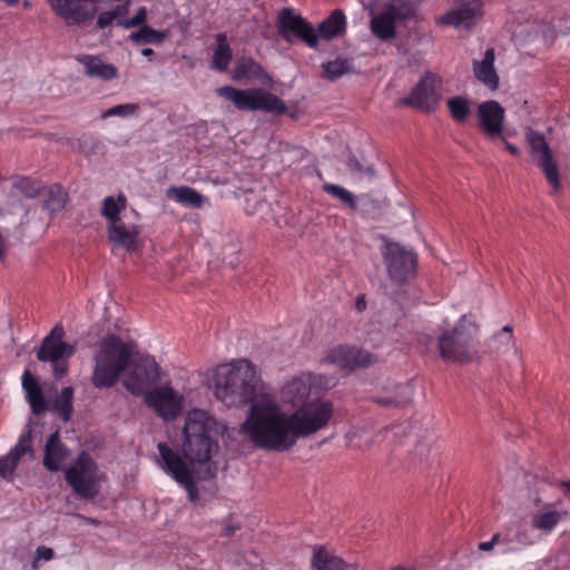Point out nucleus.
<instances>
[{"instance_id": "6e6552de", "label": "nucleus", "mask_w": 570, "mask_h": 570, "mask_svg": "<svg viewBox=\"0 0 570 570\" xmlns=\"http://www.w3.org/2000/svg\"><path fill=\"white\" fill-rule=\"evenodd\" d=\"M63 327L53 326L37 351L38 361L50 364L55 379H61L68 373L69 360L76 352V345L63 341Z\"/></svg>"}, {"instance_id": "e433bc0d", "label": "nucleus", "mask_w": 570, "mask_h": 570, "mask_svg": "<svg viewBox=\"0 0 570 570\" xmlns=\"http://www.w3.org/2000/svg\"><path fill=\"white\" fill-rule=\"evenodd\" d=\"M73 389L70 386L63 387L55 401V409L58 414L66 422L68 421L73 411Z\"/></svg>"}, {"instance_id": "79ce46f5", "label": "nucleus", "mask_w": 570, "mask_h": 570, "mask_svg": "<svg viewBox=\"0 0 570 570\" xmlns=\"http://www.w3.org/2000/svg\"><path fill=\"white\" fill-rule=\"evenodd\" d=\"M139 106L137 104H121L116 105L101 114L102 119H107L109 117H130L138 112Z\"/></svg>"}, {"instance_id": "864d4df0", "label": "nucleus", "mask_w": 570, "mask_h": 570, "mask_svg": "<svg viewBox=\"0 0 570 570\" xmlns=\"http://www.w3.org/2000/svg\"><path fill=\"white\" fill-rule=\"evenodd\" d=\"M141 55L150 58L154 55V50L151 48H144L141 49Z\"/></svg>"}, {"instance_id": "a19ab883", "label": "nucleus", "mask_w": 570, "mask_h": 570, "mask_svg": "<svg viewBox=\"0 0 570 570\" xmlns=\"http://www.w3.org/2000/svg\"><path fill=\"white\" fill-rule=\"evenodd\" d=\"M395 395L381 399L384 404L403 405L413 396V387L410 383H402L395 386Z\"/></svg>"}, {"instance_id": "37998d69", "label": "nucleus", "mask_w": 570, "mask_h": 570, "mask_svg": "<svg viewBox=\"0 0 570 570\" xmlns=\"http://www.w3.org/2000/svg\"><path fill=\"white\" fill-rule=\"evenodd\" d=\"M509 543H510V538L508 535H501L499 533H495L491 538V540L485 541V542H480L479 550L490 551L497 546V547H499L500 553H508L511 551V549L509 548Z\"/></svg>"}, {"instance_id": "f257e3e1", "label": "nucleus", "mask_w": 570, "mask_h": 570, "mask_svg": "<svg viewBox=\"0 0 570 570\" xmlns=\"http://www.w3.org/2000/svg\"><path fill=\"white\" fill-rule=\"evenodd\" d=\"M323 376L302 372L288 377L278 390L279 401L267 391L248 406L240 424L243 436L254 446L276 452L292 451L299 439L325 429L333 417V404L309 400Z\"/></svg>"}, {"instance_id": "20e7f679", "label": "nucleus", "mask_w": 570, "mask_h": 570, "mask_svg": "<svg viewBox=\"0 0 570 570\" xmlns=\"http://www.w3.org/2000/svg\"><path fill=\"white\" fill-rule=\"evenodd\" d=\"M134 346L116 335H107L95 345L91 383L97 389L114 386L129 368Z\"/></svg>"}, {"instance_id": "ea45409f", "label": "nucleus", "mask_w": 570, "mask_h": 570, "mask_svg": "<svg viewBox=\"0 0 570 570\" xmlns=\"http://www.w3.org/2000/svg\"><path fill=\"white\" fill-rule=\"evenodd\" d=\"M167 37L166 32L151 29L147 26L139 27L129 38L137 43H159Z\"/></svg>"}, {"instance_id": "aec40b11", "label": "nucleus", "mask_w": 570, "mask_h": 570, "mask_svg": "<svg viewBox=\"0 0 570 570\" xmlns=\"http://www.w3.org/2000/svg\"><path fill=\"white\" fill-rule=\"evenodd\" d=\"M55 12L68 23H81L97 13V0H48Z\"/></svg>"}, {"instance_id": "c85d7f7f", "label": "nucleus", "mask_w": 570, "mask_h": 570, "mask_svg": "<svg viewBox=\"0 0 570 570\" xmlns=\"http://www.w3.org/2000/svg\"><path fill=\"white\" fill-rule=\"evenodd\" d=\"M126 206L127 200L124 195L106 197L102 202L101 214L107 219V224L129 217L125 213Z\"/></svg>"}, {"instance_id": "680f3d73", "label": "nucleus", "mask_w": 570, "mask_h": 570, "mask_svg": "<svg viewBox=\"0 0 570 570\" xmlns=\"http://www.w3.org/2000/svg\"><path fill=\"white\" fill-rule=\"evenodd\" d=\"M367 171H368L372 176L374 175V173H373L372 168H368V169H367Z\"/></svg>"}, {"instance_id": "603ef678", "label": "nucleus", "mask_w": 570, "mask_h": 570, "mask_svg": "<svg viewBox=\"0 0 570 570\" xmlns=\"http://www.w3.org/2000/svg\"><path fill=\"white\" fill-rule=\"evenodd\" d=\"M235 530H236V528H235V527H229V525H228V527H225V528L223 529V534H224L225 537H229V535H232V534L235 532Z\"/></svg>"}, {"instance_id": "bf43d9fd", "label": "nucleus", "mask_w": 570, "mask_h": 570, "mask_svg": "<svg viewBox=\"0 0 570 570\" xmlns=\"http://www.w3.org/2000/svg\"><path fill=\"white\" fill-rule=\"evenodd\" d=\"M82 519H85L86 521H88L89 523H92V524H96L97 521L95 519H89V518H85V517H81Z\"/></svg>"}, {"instance_id": "f704fd0d", "label": "nucleus", "mask_w": 570, "mask_h": 570, "mask_svg": "<svg viewBox=\"0 0 570 570\" xmlns=\"http://www.w3.org/2000/svg\"><path fill=\"white\" fill-rule=\"evenodd\" d=\"M566 515V511H546L532 518V525L543 532H551Z\"/></svg>"}, {"instance_id": "1a4fd4ad", "label": "nucleus", "mask_w": 570, "mask_h": 570, "mask_svg": "<svg viewBox=\"0 0 570 570\" xmlns=\"http://www.w3.org/2000/svg\"><path fill=\"white\" fill-rule=\"evenodd\" d=\"M370 29L381 41H391L396 37L397 23L412 19L415 7L410 0H389L380 12L371 10Z\"/></svg>"}, {"instance_id": "3c124183", "label": "nucleus", "mask_w": 570, "mask_h": 570, "mask_svg": "<svg viewBox=\"0 0 570 570\" xmlns=\"http://www.w3.org/2000/svg\"><path fill=\"white\" fill-rule=\"evenodd\" d=\"M500 140L504 144L505 148H507V149H508L512 155H514V156L519 155V151H520V150H519V148H518L515 145H513V144L509 142V141L505 139V137H504V136H503V139H500Z\"/></svg>"}, {"instance_id": "7c9ffc66", "label": "nucleus", "mask_w": 570, "mask_h": 570, "mask_svg": "<svg viewBox=\"0 0 570 570\" xmlns=\"http://www.w3.org/2000/svg\"><path fill=\"white\" fill-rule=\"evenodd\" d=\"M232 59V49L224 33L216 35V48L212 66L218 71H226Z\"/></svg>"}, {"instance_id": "bb28decb", "label": "nucleus", "mask_w": 570, "mask_h": 570, "mask_svg": "<svg viewBox=\"0 0 570 570\" xmlns=\"http://www.w3.org/2000/svg\"><path fill=\"white\" fill-rule=\"evenodd\" d=\"M22 387L26 391L27 400L32 409V412L38 414L45 411L46 402L41 387L29 371H26L22 375Z\"/></svg>"}, {"instance_id": "c03bdc74", "label": "nucleus", "mask_w": 570, "mask_h": 570, "mask_svg": "<svg viewBox=\"0 0 570 570\" xmlns=\"http://www.w3.org/2000/svg\"><path fill=\"white\" fill-rule=\"evenodd\" d=\"M147 22V9L140 7L132 18L124 16V19L119 21V27L124 29L139 28L146 26Z\"/></svg>"}, {"instance_id": "ddd939ff", "label": "nucleus", "mask_w": 570, "mask_h": 570, "mask_svg": "<svg viewBox=\"0 0 570 570\" xmlns=\"http://www.w3.org/2000/svg\"><path fill=\"white\" fill-rule=\"evenodd\" d=\"M377 355L355 345H336L330 348L322 363L333 364L342 370L355 371L377 362Z\"/></svg>"}, {"instance_id": "72a5a7b5", "label": "nucleus", "mask_w": 570, "mask_h": 570, "mask_svg": "<svg viewBox=\"0 0 570 570\" xmlns=\"http://www.w3.org/2000/svg\"><path fill=\"white\" fill-rule=\"evenodd\" d=\"M352 71V65L347 59H335L322 65V78L335 81Z\"/></svg>"}, {"instance_id": "39448f33", "label": "nucleus", "mask_w": 570, "mask_h": 570, "mask_svg": "<svg viewBox=\"0 0 570 570\" xmlns=\"http://www.w3.org/2000/svg\"><path fill=\"white\" fill-rule=\"evenodd\" d=\"M479 327L465 315L452 331L439 337L440 356L448 362H470L478 356Z\"/></svg>"}, {"instance_id": "4d7b16f0", "label": "nucleus", "mask_w": 570, "mask_h": 570, "mask_svg": "<svg viewBox=\"0 0 570 570\" xmlns=\"http://www.w3.org/2000/svg\"><path fill=\"white\" fill-rule=\"evenodd\" d=\"M2 1L9 6H14L16 3H18V0H2Z\"/></svg>"}, {"instance_id": "4be33fe9", "label": "nucleus", "mask_w": 570, "mask_h": 570, "mask_svg": "<svg viewBox=\"0 0 570 570\" xmlns=\"http://www.w3.org/2000/svg\"><path fill=\"white\" fill-rule=\"evenodd\" d=\"M494 60V49L489 48L481 60H474L472 63L474 77L492 91L499 88L500 81Z\"/></svg>"}, {"instance_id": "f8f14e48", "label": "nucleus", "mask_w": 570, "mask_h": 570, "mask_svg": "<svg viewBox=\"0 0 570 570\" xmlns=\"http://www.w3.org/2000/svg\"><path fill=\"white\" fill-rule=\"evenodd\" d=\"M160 375L159 366L154 357L142 356L135 358L130 356L129 368L124 373V386L135 395L148 391Z\"/></svg>"}, {"instance_id": "2eb2a0df", "label": "nucleus", "mask_w": 570, "mask_h": 570, "mask_svg": "<svg viewBox=\"0 0 570 570\" xmlns=\"http://www.w3.org/2000/svg\"><path fill=\"white\" fill-rule=\"evenodd\" d=\"M146 404L165 421H171L178 416L184 406V395L175 391L170 385L155 386L145 395Z\"/></svg>"}, {"instance_id": "f03ea898", "label": "nucleus", "mask_w": 570, "mask_h": 570, "mask_svg": "<svg viewBox=\"0 0 570 570\" xmlns=\"http://www.w3.org/2000/svg\"><path fill=\"white\" fill-rule=\"evenodd\" d=\"M224 426L207 411L193 409L187 413L181 445L187 463L181 455L166 443H158L159 468L178 485L183 487L191 502L198 499L196 479H209L216 473L210 459L218 451L216 436Z\"/></svg>"}, {"instance_id": "dca6fc26", "label": "nucleus", "mask_w": 570, "mask_h": 570, "mask_svg": "<svg viewBox=\"0 0 570 570\" xmlns=\"http://www.w3.org/2000/svg\"><path fill=\"white\" fill-rule=\"evenodd\" d=\"M278 32L288 42L293 38L304 41L309 48L315 49L318 45L316 30L309 22L297 16L291 9H283L278 14Z\"/></svg>"}, {"instance_id": "052dcab7", "label": "nucleus", "mask_w": 570, "mask_h": 570, "mask_svg": "<svg viewBox=\"0 0 570 570\" xmlns=\"http://www.w3.org/2000/svg\"><path fill=\"white\" fill-rule=\"evenodd\" d=\"M23 7H24V8H29V7H30V3H29L28 1H24V2H23Z\"/></svg>"}, {"instance_id": "58836bf2", "label": "nucleus", "mask_w": 570, "mask_h": 570, "mask_svg": "<svg viewBox=\"0 0 570 570\" xmlns=\"http://www.w3.org/2000/svg\"><path fill=\"white\" fill-rule=\"evenodd\" d=\"M323 190L331 195L333 198L338 199L342 204L347 206L351 209H356L357 202L356 197L353 193L347 190L346 188L335 185V184H325L323 186Z\"/></svg>"}, {"instance_id": "a18cd8bd", "label": "nucleus", "mask_w": 570, "mask_h": 570, "mask_svg": "<svg viewBox=\"0 0 570 570\" xmlns=\"http://www.w3.org/2000/svg\"><path fill=\"white\" fill-rule=\"evenodd\" d=\"M55 557V552L51 548L49 547H45V546H40L36 549V556H35V559L32 561V568L36 570L38 569V563L39 561H50L52 560Z\"/></svg>"}, {"instance_id": "09e8293b", "label": "nucleus", "mask_w": 570, "mask_h": 570, "mask_svg": "<svg viewBox=\"0 0 570 570\" xmlns=\"http://www.w3.org/2000/svg\"><path fill=\"white\" fill-rule=\"evenodd\" d=\"M9 244L7 238L3 236L2 232L0 230V261H4L7 253H8Z\"/></svg>"}, {"instance_id": "cd10ccee", "label": "nucleus", "mask_w": 570, "mask_h": 570, "mask_svg": "<svg viewBox=\"0 0 570 570\" xmlns=\"http://www.w3.org/2000/svg\"><path fill=\"white\" fill-rule=\"evenodd\" d=\"M346 26L345 16L342 11L335 10L326 20H324L316 30L320 39H333L344 31Z\"/></svg>"}, {"instance_id": "2f4dec72", "label": "nucleus", "mask_w": 570, "mask_h": 570, "mask_svg": "<svg viewBox=\"0 0 570 570\" xmlns=\"http://www.w3.org/2000/svg\"><path fill=\"white\" fill-rule=\"evenodd\" d=\"M346 444L351 449L366 450L374 442V433L371 429L352 428L345 435Z\"/></svg>"}, {"instance_id": "c9c22d12", "label": "nucleus", "mask_w": 570, "mask_h": 570, "mask_svg": "<svg viewBox=\"0 0 570 570\" xmlns=\"http://www.w3.org/2000/svg\"><path fill=\"white\" fill-rule=\"evenodd\" d=\"M129 13V2H125L122 4H118L115 8L102 11L99 13L97 18V27L99 29H105L111 23H116L119 26V21L124 19V16H128Z\"/></svg>"}, {"instance_id": "423d86ee", "label": "nucleus", "mask_w": 570, "mask_h": 570, "mask_svg": "<svg viewBox=\"0 0 570 570\" xmlns=\"http://www.w3.org/2000/svg\"><path fill=\"white\" fill-rule=\"evenodd\" d=\"M216 92L243 111L262 110L274 115H282L286 111L285 102L263 88L237 89L232 86H224L217 88Z\"/></svg>"}, {"instance_id": "9d476101", "label": "nucleus", "mask_w": 570, "mask_h": 570, "mask_svg": "<svg viewBox=\"0 0 570 570\" xmlns=\"http://www.w3.org/2000/svg\"><path fill=\"white\" fill-rule=\"evenodd\" d=\"M442 96V78L432 71H425L411 94L401 100V105L413 107L424 112H432L439 107Z\"/></svg>"}, {"instance_id": "393cba45", "label": "nucleus", "mask_w": 570, "mask_h": 570, "mask_svg": "<svg viewBox=\"0 0 570 570\" xmlns=\"http://www.w3.org/2000/svg\"><path fill=\"white\" fill-rule=\"evenodd\" d=\"M68 455V449L62 444L59 439V433L56 431L47 440L45 446L43 465L49 470L57 472L61 469Z\"/></svg>"}, {"instance_id": "c756f323", "label": "nucleus", "mask_w": 570, "mask_h": 570, "mask_svg": "<svg viewBox=\"0 0 570 570\" xmlns=\"http://www.w3.org/2000/svg\"><path fill=\"white\" fill-rule=\"evenodd\" d=\"M167 195L173 197L177 203L191 208H200L205 200L200 193L188 186L170 187Z\"/></svg>"}, {"instance_id": "4c0bfd02", "label": "nucleus", "mask_w": 570, "mask_h": 570, "mask_svg": "<svg viewBox=\"0 0 570 570\" xmlns=\"http://www.w3.org/2000/svg\"><path fill=\"white\" fill-rule=\"evenodd\" d=\"M67 194L61 187L55 186L48 189L45 199L46 209L51 213H58L66 206Z\"/></svg>"}, {"instance_id": "13d9d810", "label": "nucleus", "mask_w": 570, "mask_h": 570, "mask_svg": "<svg viewBox=\"0 0 570 570\" xmlns=\"http://www.w3.org/2000/svg\"><path fill=\"white\" fill-rule=\"evenodd\" d=\"M567 491L570 492V481H567V482H562L561 484Z\"/></svg>"}, {"instance_id": "de8ad7c7", "label": "nucleus", "mask_w": 570, "mask_h": 570, "mask_svg": "<svg viewBox=\"0 0 570 570\" xmlns=\"http://www.w3.org/2000/svg\"><path fill=\"white\" fill-rule=\"evenodd\" d=\"M29 184H30L29 179L23 178V179H21V180L19 181V185H18V186H19L21 189L26 190V193H27V195H28L29 197H33V196H36V195H37V193H38V190H39V187H38V186H32L30 189H27V185H29Z\"/></svg>"}, {"instance_id": "6ab92c4d", "label": "nucleus", "mask_w": 570, "mask_h": 570, "mask_svg": "<svg viewBox=\"0 0 570 570\" xmlns=\"http://www.w3.org/2000/svg\"><path fill=\"white\" fill-rule=\"evenodd\" d=\"M482 13V2L480 0L458 1L450 11L439 17L436 22L456 29H470L481 18Z\"/></svg>"}, {"instance_id": "7ed1b4c3", "label": "nucleus", "mask_w": 570, "mask_h": 570, "mask_svg": "<svg viewBox=\"0 0 570 570\" xmlns=\"http://www.w3.org/2000/svg\"><path fill=\"white\" fill-rule=\"evenodd\" d=\"M214 395L229 407H239L267 393L256 366L245 358L218 365L213 377Z\"/></svg>"}, {"instance_id": "5fc2aeb1", "label": "nucleus", "mask_w": 570, "mask_h": 570, "mask_svg": "<svg viewBox=\"0 0 570 570\" xmlns=\"http://www.w3.org/2000/svg\"><path fill=\"white\" fill-rule=\"evenodd\" d=\"M365 301L363 298H358L357 302H356V308L357 311H363L365 309Z\"/></svg>"}, {"instance_id": "9b49d317", "label": "nucleus", "mask_w": 570, "mask_h": 570, "mask_svg": "<svg viewBox=\"0 0 570 570\" xmlns=\"http://www.w3.org/2000/svg\"><path fill=\"white\" fill-rule=\"evenodd\" d=\"M387 274L394 283L403 284L415 276L416 254L397 243L389 242L382 249Z\"/></svg>"}, {"instance_id": "a211bd4d", "label": "nucleus", "mask_w": 570, "mask_h": 570, "mask_svg": "<svg viewBox=\"0 0 570 570\" xmlns=\"http://www.w3.org/2000/svg\"><path fill=\"white\" fill-rule=\"evenodd\" d=\"M478 128L489 140L503 139L505 110L495 100L479 104L476 109Z\"/></svg>"}, {"instance_id": "473e14b6", "label": "nucleus", "mask_w": 570, "mask_h": 570, "mask_svg": "<svg viewBox=\"0 0 570 570\" xmlns=\"http://www.w3.org/2000/svg\"><path fill=\"white\" fill-rule=\"evenodd\" d=\"M451 118L458 122L463 124L466 121L471 114V104L465 96H453L446 100Z\"/></svg>"}, {"instance_id": "6e6d98bb", "label": "nucleus", "mask_w": 570, "mask_h": 570, "mask_svg": "<svg viewBox=\"0 0 570 570\" xmlns=\"http://www.w3.org/2000/svg\"><path fill=\"white\" fill-rule=\"evenodd\" d=\"M358 1L362 3V6H363L365 9L370 8V7H371V4H372V0H358Z\"/></svg>"}, {"instance_id": "0eeeda50", "label": "nucleus", "mask_w": 570, "mask_h": 570, "mask_svg": "<svg viewBox=\"0 0 570 570\" xmlns=\"http://www.w3.org/2000/svg\"><path fill=\"white\" fill-rule=\"evenodd\" d=\"M65 479L77 495L94 499L100 493L105 475L94 459L83 451L65 470Z\"/></svg>"}, {"instance_id": "5701e85b", "label": "nucleus", "mask_w": 570, "mask_h": 570, "mask_svg": "<svg viewBox=\"0 0 570 570\" xmlns=\"http://www.w3.org/2000/svg\"><path fill=\"white\" fill-rule=\"evenodd\" d=\"M77 61L85 67V72L90 78L109 81L118 78V69L112 63L106 62L102 58L92 55L77 57Z\"/></svg>"}, {"instance_id": "49530a36", "label": "nucleus", "mask_w": 570, "mask_h": 570, "mask_svg": "<svg viewBox=\"0 0 570 570\" xmlns=\"http://www.w3.org/2000/svg\"><path fill=\"white\" fill-rule=\"evenodd\" d=\"M495 340L500 342V344L502 345H511L514 347V342H513V335H512V328L507 325L504 326L497 335H495Z\"/></svg>"}, {"instance_id": "b1692460", "label": "nucleus", "mask_w": 570, "mask_h": 570, "mask_svg": "<svg viewBox=\"0 0 570 570\" xmlns=\"http://www.w3.org/2000/svg\"><path fill=\"white\" fill-rule=\"evenodd\" d=\"M233 79L236 81L259 79L265 85L272 83V78L263 67L254 59L246 57L237 59L233 70Z\"/></svg>"}, {"instance_id": "8fccbe9b", "label": "nucleus", "mask_w": 570, "mask_h": 570, "mask_svg": "<svg viewBox=\"0 0 570 570\" xmlns=\"http://www.w3.org/2000/svg\"><path fill=\"white\" fill-rule=\"evenodd\" d=\"M430 444H422L416 446V453L421 456V460H425L430 453Z\"/></svg>"}, {"instance_id": "f3484780", "label": "nucleus", "mask_w": 570, "mask_h": 570, "mask_svg": "<svg viewBox=\"0 0 570 570\" xmlns=\"http://www.w3.org/2000/svg\"><path fill=\"white\" fill-rule=\"evenodd\" d=\"M140 233V225L130 217L107 224V236L112 250L125 249L128 253L138 250Z\"/></svg>"}, {"instance_id": "4468645a", "label": "nucleus", "mask_w": 570, "mask_h": 570, "mask_svg": "<svg viewBox=\"0 0 570 570\" xmlns=\"http://www.w3.org/2000/svg\"><path fill=\"white\" fill-rule=\"evenodd\" d=\"M525 139L530 145L537 166L543 171L553 191L558 193L561 186L559 169L544 136L535 130L528 129Z\"/></svg>"}, {"instance_id": "412c9836", "label": "nucleus", "mask_w": 570, "mask_h": 570, "mask_svg": "<svg viewBox=\"0 0 570 570\" xmlns=\"http://www.w3.org/2000/svg\"><path fill=\"white\" fill-rule=\"evenodd\" d=\"M33 453L31 431L27 430L20 434L14 446L6 455L0 456V478L6 481H12L16 468L21 459L26 455L32 458Z\"/></svg>"}, {"instance_id": "a878e982", "label": "nucleus", "mask_w": 570, "mask_h": 570, "mask_svg": "<svg viewBox=\"0 0 570 570\" xmlns=\"http://www.w3.org/2000/svg\"><path fill=\"white\" fill-rule=\"evenodd\" d=\"M312 566L316 570H357L358 568L356 562H346L323 548L314 550Z\"/></svg>"}]
</instances>
